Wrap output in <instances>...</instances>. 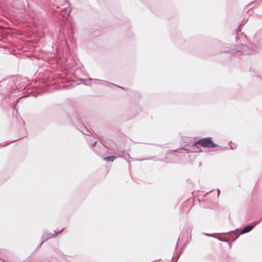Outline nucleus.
Here are the masks:
<instances>
[{
    "label": "nucleus",
    "mask_w": 262,
    "mask_h": 262,
    "mask_svg": "<svg viewBox=\"0 0 262 262\" xmlns=\"http://www.w3.org/2000/svg\"><path fill=\"white\" fill-rule=\"evenodd\" d=\"M198 143L204 147H213L215 146V144L213 143L210 138L201 140Z\"/></svg>",
    "instance_id": "obj_1"
},
{
    "label": "nucleus",
    "mask_w": 262,
    "mask_h": 262,
    "mask_svg": "<svg viewBox=\"0 0 262 262\" xmlns=\"http://www.w3.org/2000/svg\"><path fill=\"white\" fill-rule=\"evenodd\" d=\"M254 226H255V224L253 225L252 226H247L245 227L242 231V233H247V232H249L253 228V227Z\"/></svg>",
    "instance_id": "obj_2"
},
{
    "label": "nucleus",
    "mask_w": 262,
    "mask_h": 262,
    "mask_svg": "<svg viewBox=\"0 0 262 262\" xmlns=\"http://www.w3.org/2000/svg\"><path fill=\"white\" fill-rule=\"evenodd\" d=\"M114 159V157H108L104 158L105 160H107V161H113Z\"/></svg>",
    "instance_id": "obj_3"
}]
</instances>
